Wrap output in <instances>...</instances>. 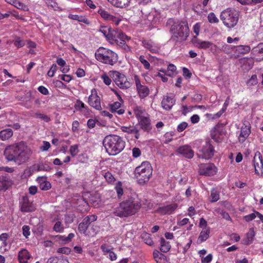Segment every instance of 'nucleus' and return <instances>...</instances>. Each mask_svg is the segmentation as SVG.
Here are the masks:
<instances>
[{"mask_svg": "<svg viewBox=\"0 0 263 263\" xmlns=\"http://www.w3.org/2000/svg\"><path fill=\"white\" fill-rule=\"evenodd\" d=\"M141 206V204L138 200L129 198L114 208L112 214L120 218L127 217L137 213Z\"/></svg>", "mask_w": 263, "mask_h": 263, "instance_id": "f257e3e1", "label": "nucleus"}, {"mask_svg": "<svg viewBox=\"0 0 263 263\" xmlns=\"http://www.w3.org/2000/svg\"><path fill=\"white\" fill-rule=\"evenodd\" d=\"M103 144L106 152L109 155L115 156L124 149L125 142L118 135H109L104 138Z\"/></svg>", "mask_w": 263, "mask_h": 263, "instance_id": "f03ea898", "label": "nucleus"}, {"mask_svg": "<svg viewBox=\"0 0 263 263\" xmlns=\"http://www.w3.org/2000/svg\"><path fill=\"white\" fill-rule=\"evenodd\" d=\"M168 24L171 25L170 32L174 37L185 41L189 34V28L185 21L168 20Z\"/></svg>", "mask_w": 263, "mask_h": 263, "instance_id": "7ed1b4c3", "label": "nucleus"}, {"mask_svg": "<svg viewBox=\"0 0 263 263\" xmlns=\"http://www.w3.org/2000/svg\"><path fill=\"white\" fill-rule=\"evenodd\" d=\"M97 61L106 65L112 66L118 61V54L114 51L104 47L99 48L95 52Z\"/></svg>", "mask_w": 263, "mask_h": 263, "instance_id": "20e7f679", "label": "nucleus"}, {"mask_svg": "<svg viewBox=\"0 0 263 263\" xmlns=\"http://www.w3.org/2000/svg\"><path fill=\"white\" fill-rule=\"evenodd\" d=\"M239 17V12L231 8L223 10L220 15L223 24L229 29L234 28L237 24Z\"/></svg>", "mask_w": 263, "mask_h": 263, "instance_id": "39448f33", "label": "nucleus"}, {"mask_svg": "<svg viewBox=\"0 0 263 263\" xmlns=\"http://www.w3.org/2000/svg\"><path fill=\"white\" fill-rule=\"evenodd\" d=\"M153 168L148 161L143 162L135 170V175L140 184L147 182L152 175Z\"/></svg>", "mask_w": 263, "mask_h": 263, "instance_id": "423d86ee", "label": "nucleus"}, {"mask_svg": "<svg viewBox=\"0 0 263 263\" xmlns=\"http://www.w3.org/2000/svg\"><path fill=\"white\" fill-rule=\"evenodd\" d=\"M18 155H17L16 162L22 163L26 162L30 158L32 154L31 148L24 142L18 143Z\"/></svg>", "mask_w": 263, "mask_h": 263, "instance_id": "0eeeda50", "label": "nucleus"}, {"mask_svg": "<svg viewBox=\"0 0 263 263\" xmlns=\"http://www.w3.org/2000/svg\"><path fill=\"white\" fill-rule=\"evenodd\" d=\"M199 152L198 156L199 158L206 160L212 158L214 156L215 149L211 144V141L206 139L202 144Z\"/></svg>", "mask_w": 263, "mask_h": 263, "instance_id": "6e6552de", "label": "nucleus"}, {"mask_svg": "<svg viewBox=\"0 0 263 263\" xmlns=\"http://www.w3.org/2000/svg\"><path fill=\"white\" fill-rule=\"evenodd\" d=\"M109 73L116 85L120 88L127 89L130 87V83L124 74L117 71H110Z\"/></svg>", "mask_w": 263, "mask_h": 263, "instance_id": "1a4fd4ad", "label": "nucleus"}, {"mask_svg": "<svg viewBox=\"0 0 263 263\" xmlns=\"http://www.w3.org/2000/svg\"><path fill=\"white\" fill-rule=\"evenodd\" d=\"M87 103L90 106L97 110L100 111L102 109L101 99L96 88L91 90V94L88 97Z\"/></svg>", "mask_w": 263, "mask_h": 263, "instance_id": "9d476101", "label": "nucleus"}, {"mask_svg": "<svg viewBox=\"0 0 263 263\" xmlns=\"http://www.w3.org/2000/svg\"><path fill=\"white\" fill-rule=\"evenodd\" d=\"M18 148V143L8 146L4 151V155L7 160L16 162Z\"/></svg>", "mask_w": 263, "mask_h": 263, "instance_id": "9b49d317", "label": "nucleus"}, {"mask_svg": "<svg viewBox=\"0 0 263 263\" xmlns=\"http://www.w3.org/2000/svg\"><path fill=\"white\" fill-rule=\"evenodd\" d=\"M134 80L136 86V90L138 94L141 99L146 98L149 93V90L148 87L142 84L138 76H134Z\"/></svg>", "mask_w": 263, "mask_h": 263, "instance_id": "f8f14e48", "label": "nucleus"}, {"mask_svg": "<svg viewBox=\"0 0 263 263\" xmlns=\"http://www.w3.org/2000/svg\"><path fill=\"white\" fill-rule=\"evenodd\" d=\"M216 172L217 168L212 163L200 164L199 165V173L201 175L213 176Z\"/></svg>", "mask_w": 263, "mask_h": 263, "instance_id": "ddd939ff", "label": "nucleus"}, {"mask_svg": "<svg viewBox=\"0 0 263 263\" xmlns=\"http://www.w3.org/2000/svg\"><path fill=\"white\" fill-rule=\"evenodd\" d=\"M251 124L248 121H245L243 122L238 137V140L240 143H243L249 136L251 134Z\"/></svg>", "mask_w": 263, "mask_h": 263, "instance_id": "4468645a", "label": "nucleus"}, {"mask_svg": "<svg viewBox=\"0 0 263 263\" xmlns=\"http://www.w3.org/2000/svg\"><path fill=\"white\" fill-rule=\"evenodd\" d=\"M143 47L152 53H158L160 50V46L151 40H144L142 41Z\"/></svg>", "mask_w": 263, "mask_h": 263, "instance_id": "2eb2a0df", "label": "nucleus"}, {"mask_svg": "<svg viewBox=\"0 0 263 263\" xmlns=\"http://www.w3.org/2000/svg\"><path fill=\"white\" fill-rule=\"evenodd\" d=\"M178 205L176 203L163 205L159 206L157 212L161 215H170L173 214L177 209Z\"/></svg>", "mask_w": 263, "mask_h": 263, "instance_id": "dca6fc26", "label": "nucleus"}, {"mask_svg": "<svg viewBox=\"0 0 263 263\" xmlns=\"http://www.w3.org/2000/svg\"><path fill=\"white\" fill-rule=\"evenodd\" d=\"M21 210L23 212H30L35 210V207L32 201H29L28 197L23 196L21 203Z\"/></svg>", "mask_w": 263, "mask_h": 263, "instance_id": "f3484780", "label": "nucleus"}, {"mask_svg": "<svg viewBox=\"0 0 263 263\" xmlns=\"http://www.w3.org/2000/svg\"><path fill=\"white\" fill-rule=\"evenodd\" d=\"M119 40L116 43L118 46L121 47L125 52H130L131 48L125 42V41L130 40V37L126 35L124 33L118 34Z\"/></svg>", "mask_w": 263, "mask_h": 263, "instance_id": "a211bd4d", "label": "nucleus"}, {"mask_svg": "<svg viewBox=\"0 0 263 263\" xmlns=\"http://www.w3.org/2000/svg\"><path fill=\"white\" fill-rule=\"evenodd\" d=\"M252 58L256 61H261L263 60V43L258 44L252 50Z\"/></svg>", "mask_w": 263, "mask_h": 263, "instance_id": "6ab92c4d", "label": "nucleus"}, {"mask_svg": "<svg viewBox=\"0 0 263 263\" xmlns=\"http://www.w3.org/2000/svg\"><path fill=\"white\" fill-rule=\"evenodd\" d=\"M176 102L174 95L165 96L161 102L162 107L165 110H170Z\"/></svg>", "mask_w": 263, "mask_h": 263, "instance_id": "aec40b11", "label": "nucleus"}, {"mask_svg": "<svg viewBox=\"0 0 263 263\" xmlns=\"http://www.w3.org/2000/svg\"><path fill=\"white\" fill-rule=\"evenodd\" d=\"M177 152L183 155L184 157L191 159L193 157L194 153L191 147L188 145H183L177 149Z\"/></svg>", "mask_w": 263, "mask_h": 263, "instance_id": "412c9836", "label": "nucleus"}, {"mask_svg": "<svg viewBox=\"0 0 263 263\" xmlns=\"http://www.w3.org/2000/svg\"><path fill=\"white\" fill-rule=\"evenodd\" d=\"M74 108L76 111H79L84 116L88 115L89 108L82 101L77 99L74 102Z\"/></svg>", "mask_w": 263, "mask_h": 263, "instance_id": "4be33fe9", "label": "nucleus"}, {"mask_svg": "<svg viewBox=\"0 0 263 263\" xmlns=\"http://www.w3.org/2000/svg\"><path fill=\"white\" fill-rule=\"evenodd\" d=\"M138 121L141 128L144 131L149 132L152 129L151 120L148 115L140 118Z\"/></svg>", "mask_w": 263, "mask_h": 263, "instance_id": "5701e85b", "label": "nucleus"}, {"mask_svg": "<svg viewBox=\"0 0 263 263\" xmlns=\"http://www.w3.org/2000/svg\"><path fill=\"white\" fill-rule=\"evenodd\" d=\"M31 257V255L29 251L25 249H21L17 255V259L19 263H28V260Z\"/></svg>", "mask_w": 263, "mask_h": 263, "instance_id": "b1692460", "label": "nucleus"}, {"mask_svg": "<svg viewBox=\"0 0 263 263\" xmlns=\"http://www.w3.org/2000/svg\"><path fill=\"white\" fill-rule=\"evenodd\" d=\"M251 50V48L247 45H239L234 47V56L235 58L238 57L241 54H244L249 53Z\"/></svg>", "mask_w": 263, "mask_h": 263, "instance_id": "393cba45", "label": "nucleus"}, {"mask_svg": "<svg viewBox=\"0 0 263 263\" xmlns=\"http://www.w3.org/2000/svg\"><path fill=\"white\" fill-rule=\"evenodd\" d=\"M121 129L124 133L133 135L137 139L139 138V130L135 126H122L121 127Z\"/></svg>", "mask_w": 263, "mask_h": 263, "instance_id": "a878e982", "label": "nucleus"}, {"mask_svg": "<svg viewBox=\"0 0 263 263\" xmlns=\"http://www.w3.org/2000/svg\"><path fill=\"white\" fill-rule=\"evenodd\" d=\"M13 184L12 180L6 176L0 177V191H5Z\"/></svg>", "mask_w": 263, "mask_h": 263, "instance_id": "bb28decb", "label": "nucleus"}, {"mask_svg": "<svg viewBox=\"0 0 263 263\" xmlns=\"http://www.w3.org/2000/svg\"><path fill=\"white\" fill-rule=\"evenodd\" d=\"M36 180L39 183L40 187L42 190L47 191L49 190L51 187L50 183L47 180L46 177H39L36 178Z\"/></svg>", "mask_w": 263, "mask_h": 263, "instance_id": "cd10ccee", "label": "nucleus"}, {"mask_svg": "<svg viewBox=\"0 0 263 263\" xmlns=\"http://www.w3.org/2000/svg\"><path fill=\"white\" fill-rule=\"evenodd\" d=\"M107 1L114 7L120 8L127 7L130 2V0H107Z\"/></svg>", "mask_w": 263, "mask_h": 263, "instance_id": "c85d7f7f", "label": "nucleus"}, {"mask_svg": "<svg viewBox=\"0 0 263 263\" xmlns=\"http://www.w3.org/2000/svg\"><path fill=\"white\" fill-rule=\"evenodd\" d=\"M260 161H261V155L260 152H257L255 154L253 160L255 172L256 174H259V170L262 168L260 166Z\"/></svg>", "mask_w": 263, "mask_h": 263, "instance_id": "c756f323", "label": "nucleus"}, {"mask_svg": "<svg viewBox=\"0 0 263 263\" xmlns=\"http://www.w3.org/2000/svg\"><path fill=\"white\" fill-rule=\"evenodd\" d=\"M121 104L119 102H115L109 104L110 111L112 112H117L118 115H122L124 109L121 108Z\"/></svg>", "mask_w": 263, "mask_h": 263, "instance_id": "7c9ffc66", "label": "nucleus"}, {"mask_svg": "<svg viewBox=\"0 0 263 263\" xmlns=\"http://www.w3.org/2000/svg\"><path fill=\"white\" fill-rule=\"evenodd\" d=\"M134 113L138 120L148 115L141 106H135L133 108Z\"/></svg>", "mask_w": 263, "mask_h": 263, "instance_id": "2f4dec72", "label": "nucleus"}, {"mask_svg": "<svg viewBox=\"0 0 263 263\" xmlns=\"http://www.w3.org/2000/svg\"><path fill=\"white\" fill-rule=\"evenodd\" d=\"M13 133L11 129L7 128L0 131V139L2 141L8 140L13 136Z\"/></svg>", "mask_w": 263, "mask_h": 263, "instance_id": "473e14b6", "label": "nucleus"}, {"mask_svg": "<svg viewBox=\"0 0 263 263\" xmlns=\"http://www.w3.org/2000/svg\"><path fill=\"white\" fill-rule=\"evenodd\" d=\"M194 43L198 48L203 49H209L211 45L209 41H203L198 39L194 40Z\"/></svg>", "mask_w": 263, "mask_h": 263, "instance_id": "72a5a7b5", "label": "nucleus"}, {"mask_svg": "<svg viewBox=\"0 0 263 263\" xmlns=\"http://www.w3.org/2000/svg\"><path fill=\"white\" fill-rule=\"evenodd\" d=\"M159 71L165 73L166 76L172 77L176 73V67L173 64H170L167 66V70L162 69Z\"/></svg>", "mask_w": 263, "mask_h": 263, "instance_id": "f704fd0d", "label": "nucleus"}, {"mask_svg": "<svg viewBox=\"0 0 263 263\" xmlns=\"http://www.w3.org/2000/svg\"><path fill=\"white\" fill-rule=\"evenodd\" d=\"M121 33L120 32H118L114 30L110 29L106 39L111 43L115 42L116 43L118 40H119L118 34Z\"/></svg>", "mask_w": 263, "mask_h": 263, "instance_id": "c9c22d12", "label": "nucleus"}, {"mask_svg": "<svg viewBox=\"0 0 263 263\" xmlns=\"http://www.w3.org/2000/svg\"><path fill=\"white\" fill-rule=\"evenodd\" d=\"M210 233V228H208L206 229H203L200 233L199 236L198 238L199 243H201L205 241L209 237Z\"/></svg>", "mask_w": 263, "mask_h": 263, "instance_id": "e433bc0d", "label": "nucleus"}, {"mask_svg": "<svg viewBox=\"0 0 263 263\" xmlns=\"http://www.w3.org/2000/svg\"><path fill=\"white\" fill-rule=\"evenodd\" d=\"M255 232L253 228H250L246 234V238L245 243L249 245L252 243L255 236Z\"/></svg>", "mask_w": 263, "mask_h": 263, "instance_id": "4c0bfd02", "label": "nucleus"}, {"mask_svg": "<svg viewBox=\"0 0 263 263\" xmlns=\"http://www.w3.org/2000/svg\"><path fill=\"white\" fill-rule=\"evenodd\" d=\"M160 243V250L161 252L166 253L170 250L171 246L170 244V242L166 241L164 238H161Z\"/></svg>", "mask_w": 263, "mask_h": 263, "instance_id": "58836bf2", "label": "nucleus"}, {"mask_svg": "<svg viewBox=\"0 0 263 263\" xmlns=\"http://www.w3.org/2000/svg\"><path fill=\"white\" fill-rule=\"evenodd\" d=\"M68 18L73 20H77L80 22H83L87 25L89 24V20L86 17L83 16L70 14L68 15Z\"/></svg>", "mask_w": 263, "mask_h": 263, "instance_id": "ea45409f", "label": "nucleus"}, {"mask_svg": "<svg viewBox=\"0 0 263 263\" xmlns=\"http://www.w3.org/2000/svg\"><path fill=\"white\" fill-rule=\"evenodd\" d=\"M33 168H34V170L35 172H39V171H49L50 170V166L46 164H35L33 165Z\"/></svg>", "mask_w": 263, "mask_h": 263, "instance_id": "a19ab883", "label": "nucleus"}, {"mask_svg": "<svg viewBox=\"0 0 263 263\" xmlns=\"http://www.w3.org/2000/svg\"><path fill=\"white\" fill-rule=\"evenodd\" d=\"M115 189L117 192L118 197L120 198L124 193L122 182L121 181L117 182L115 184Z\"/></svg>", "mask_w": 263, "mask_h": 263, "instance_id": "79ce46f5", "label": "nucleus"}, {"mask_svg": "<svg viewBox=\"0 0 263 263\" xmlns=\"http://www.w3.org/2000/svg\"><path fill=\"white\" fill-rule=\"evenodd\" d=\"M141 238L143 241L148 246H152L154 243L151 235L147 233H143L141 235Z\"/></svg>", "mask_w": 263, "mask_h": 263, "instance_id": "37998d69", "label": "nucleus"}, {"mask_svg": "<svg viewBox=\"0 0 263 263\" xmlns=\"http://www.w3.org/2000/svg\"><path fill=\"white\" fill-rule=\"evenodd\" d=\"M209 199L212 202H215L218 201L219 199V192L215 189H212L211 192Z\"/></svg>", "mask_w": 263, "mask_h": 263, "instance_id": "c03bdc74", "label": "nucleus"}, {"mask_svg": "<svg viewBox=\"0 0 263 263\" xmlns=\"http://www.w3.org/2000/svg\"><path fill=\"white\" fill-rule=\"evenodd\" d=\"M153 257L157 263H160V260H164L165 256L164 254L160 253L158 250H154L153 252Z\"/></svg>", "mask_w": 263, "mask_h": 263, "instance_id": "a18cd8bd", "label": "nucleus"}, {"mask_svg": "<svg viewBox=\"0 0 263 263\" xmlns=\"http://www.w3.org/2000/svg\"><path fill=\"white\" fill-rule=\"evenodd\" d=\"M208 20L211 24H217L219 21L214 12H210L208 15Z\"/></svg>", "mask_w": 263, "mask_h": 263, "instance_id": "49530a36", "label": "nucleus"}, {"mask_svg": "<svg viewBox=\"0 0 263 263\" xmlns=\"http://www.w3.org/2000/svg\"><path fill=\"white\" fill-rule=\"evenodd\" d=\"M101 249L103 252V254L106 256L108 253L113 250V247L107 243H103L100 247Z\"/></svg>", "mask_w": 263, "mask_h": 263, "instance_id": "de8ad7c7", "label": "nucleus"}, {"mask_svg": "<svg viewBox=\"0 0 263 263\" xmlns=\"http://www.w3.org/2000/svg\"><path fill=\"white\" fill-rule=\"evenodd\" d=\"M103 176L106 181L109 183L112 184L116 180V179L112 174L109 172L104 173Z\"/></svg>", "mask_w": 263, "mask_h": 263, "instance_id": "09e8293b", "label": "nucleus"}, {"mask_svg": "<svg viewBox=\"0 0 263 263\" xmlns=\"http://www.w3.org/2000/svg\"><path fill=\"white\" fill-rule=\"evenodd\" d=\"M64 227L61 221H57L53 228V230L57 233H62L63 232Z\"/></svg>", "mask_w": 263, "mask_h": 263, "instance_id": "8fccbe9b", "label": "nucleus"}, {"mask_svg": "<svg viewBox=\"0 0 263 263\" xmlns=\"http://www.w3.org/2000/svg\"><path fill=\"white\" fill-rule=\"evenodd\" d=\"M14 7L16 8L17 9H21L24 11H28L29 8L27 5L24 4L23 3H21L18 0H17L15 5Z\"/></svg>", "mask_w": 263, "mask_h": 263, "instance_id": "3c124183", "label": "nucleus"}, {"mask_svg": "<svg viewBox=\"0 0 263 263\" xmlns=\"http://www.w3.org/2000/svg\"><path fill=\"white\" fill-rule=\"evenodd\" d=\"M88 227V225L83 220L79 224L78 230L81 233L85 234Z\"/></svg>", "mask_w": 263, "mask_h": 263, "instance_id": "603ef678", "label": "nucleus"}, {"mask_svg": "<svg viewBox=\"0 0 263 263\" xmlns=\"http://www.w3.org/2000/svg\"><path fill=\"white\" fill-rule=\"evenodd\" d=\"M110 77H111L110 76H109L106 73H103L101 76V79L103 80L104 83L106 85H109L112 82Z\"/></svg>", "mask_w": 263, "mask_h": 263, "instance_id": "864d4df0", "label": "nucleus"}, {"mask_svg": "<svg viewBox=\"0 0 263 263\" xmlns=\"http://www.w3.org/2000/svg\"><path fill=\"white\" fill-rule=\"evenodd\" d=\"M97 219V216L95 215H91L89 216H87L85 218L83 219V221L87 224V225H89L91 222L96 221Z\"/></svg>", "mask_w": 263, "mask_h": 263, "instance_id": "5fc2aeb1", "label": "nucleus"}, {"mask_svg": "<svg viewBox=\"0 0 263 263\" xmlns=\"http://www.w3.org/2000/svg\"><path fill=\"white\" fill-rule=\"evenodd\" d=\"M139 61L143 65L145 69L148 70L150 69L151 65L145 59L143 55H140L139 57Z\"/></svg>", "mask_w": 263, "mask_h": 263, "instance_id": "6e6d98bb", "label": "nucleus"}, {"mask_svg": "<svg viewBox=\"0 0 263 263\" xmlns=\"http://www.w3.org/2000/svg\"><path fill=\"white\" fill-rule=\"evenodd\" d=\"M98 13L101 16V17L104 18L106 21H108L109 17L111 15L107 11L103 10L100 9L98 11Z\"/></svg>", "mask_w": 263, "mask_h": 263, "instance_id": "4d7b16f0", "label": "nucleus"}, {"mask_svg": "<svg viewBox=\"0 0 263 263\" xmlns=\"http://www.w3.org/2000/svg\"><path fill=\"white\" fill-rule=\"evenodd\" d=\"M35 116L36 118L41 119L45 122H48L50 121V118L45 114L41 113H36Z\"/></svg>", "mask_w": 263, "mask_h": 263, "instance_id": "13d9d810", "label": "nucleus"}, {"mask_svg": "<svg viewBox=\"0 0 263 263\" xmlns=\"http://www.w3.org/2000/svg\"><path fill=\"white\" fill-rule=\"evenodd\" d=\"M258 83L257 76L253 74L251 78L248 80L247 84L249 86H254L257 84Z\"/></svg>", "mask_w": 263, "mask_h": 263, "instance_id": "bf43d9fd", "label": "nucleus"}, {"mask_svg": "<svg viewBox=\"0 0 263 263\" xmlns=\"http://www.w3.org/2000/svg\"><path fill=\"white\" fill-rule=\"evenodd\" d=\"M209 49H210L211 51L213 53L215 54H218L220 51V48L219 47L211 42Z\"/></svg>", "mask_w": 263, "mask_h": 263, "instance_id": "052dcab7", "label": "nucleus"}, {"mask_svg": "<svg viewBox=\"0 0 263 263\" xmlns=\"http://www.w3.org/2000/svg\"><path fill=\"white\" fill-rule=\"evenodd\" d=\"M35 171L34 168H33V165L30 167H28L24 170V175L25 177H29L31 176L34 173Z\"/></svg>", "mask_w": 263, "mask_h": 263, "instance_id": "680f3d73", "label": "nucleus"}, {"mask_svg": "<svg viewBox=\"0 0 263 263\" xmlns=\"http://www.w3.org/2000/svg\"><path fill=\"white\" fill-rule=\"evenodd\" d=\"M69 152L72 157L76 156L79 153L78 145H73L70 147Z\"/></svg>", "mask_w": 263, "mask_h": 263, "instance_id": "e2e57ef3", "label": "nucleus"}, {"mask_svg": "<svg viewBox=\"0 0 263 263\" xmlns=\"http://www.w3.org/2000/svg\"><path fill=\"white\" fill-rule=\"evenodd\" d=\"M111 28L108 27L107 26H101L99 29V31L101 32L103 35L106 38L108 33H109V31Z\"/></svg>", "mask_w": 263, "mask_h": 263, "instance_id": "0e129e2a", "label": "nucleus"}, {"mask_svg": "<svg viewBox=\"0 0 263 263\" xmlns=\"http://www.w3.org/2000/svg\"><path fill=\"white\" fill-rule=\"evenodd\" d=\"M70 252L71 249L69 248L66 247L59 248L57 250L58 253L64 254H68L70 253Z\"/></svg>", "mask_w": 263, "mask_h": 263, "instance_id": "69168bd1", "label": "nucleus"}, {"mask_svg": "<svg viewBox=\"0 0 263 263\" xmlns=\"http://www.w3.org/2000/svg\"><path fill=\"white\" fill-rule=\"evenodd\" d=\"M108 21L110 22L117 26L119 24L121 19L116 16L111 15Z\"/></svg>", "mask_w": 263, "mask_h": 263, "instance_id": "338daca9", "label": "nucleus"}, {"mask_svg": "<svg viewBox=\"0 0 263 263\" xmlns=\"http://www.w3.org/2000/svg\"><path fill=\"white\" fill-rule=\"evenodd\" d=\"M57 70V66L56 64H53L52 65L50 69L49 70V71L47 72V74L49 77H53L55 72Z\"/></svg>", "mask_w": 263, "mask_h": 263, "instance_id": "774afa93", "label": "nucleus"}]
</instances>
